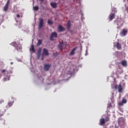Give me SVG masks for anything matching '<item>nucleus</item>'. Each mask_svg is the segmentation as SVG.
<instances>
[{"label":"nucleus","instance_id":"nucleus-30","mask_svg":"<svg viewBox=\"0 0 128 128\" xmlns=\"http://www.w3.org/2000/svg\"><path fill=\"white\" fill-rule=\"evenodd\" d=\"M10 64H14V62H10Z\"/></svg>","mask_w":128,"mask_h":128},{"label":"nucleus","instance_id":"nucleus-6","mask_svg":"<svg viewBox=\"0 0 128 128\" xmlns=\"http://www.w3.org/2000/svg\"><path fill=\"white\" fill-rule=\"evenodd\" d=\"M66 30V29L62 27V26H59L58 27V32H64Z\"/></svg>","mask_w":128,"mask_h":128},{"label":"nucleus","instance_id":"nucleus-24","mask_svg":"<svg viewBox=\"0 0 128 128\" xmlns=\"http://www.w3.org/2000/svg\"><path fill=\"white\" fill-rule=\"evenodd\" d=\"M105 122H110V118L108 116H106L105 120Z\"/></svg>","mask_w":128,"mask_h":128},{"label":"nucleus","instance_id":"nucleus-26","mask_svg":"<svg viewBox=\"0 0 128 128\" xmlns=\"http://www.w3.org/2000/svg\"><path fill=\"white\" fill-rule=\"evenodd\" d=\"M8 106H12V103L11 102H9L8 103Z\"/></svg>","mask_w":128,"mask_h":128},{"label":"nucleus","instance_id":"nucleus-33","mask_svg":"<svg viewBox=\"0 0 128 128\" xmlns=\"http://www.w3.org/2000/svg\"><path fill=\"white\" fill-rule=\"evenodd\" d=\"M10 74H12V72H10Z\"/></svg>","mask_w":128,"mask_h":128},{"label":"nucleus","instance_id":"nucleus-31","mask_svg":"<svg viewBox=\"0 0 128 128\" xmlns=\"http://www.w3.org/2000/svg\"><path fill=\"white\" fill-rule=\"evenodd\" d=\"M42 60H44V57H42Z\"/></svg>","mask_w":128,"mask_h":128},{"label":"nucleus","instance_id":"nucleus-32","mask_svg":"<svg viewBox=\"0 0 128 128\" xmlns=\"http://www.w3.org/2000/svg\"><path fill=\"white\" fill-rule=\"evenodd\" d=\"M127 2H128V0H127Z\"/></svg>","mask_w":128,"mask_h":128},{"label":"nucleus","instance_id":"nucleus-9","mask_svg":"<svg viewBox=\"0 0 128 128\" xmlns=\"http://www.w3.org/2000/svg\"><path fill=\"white\" fill-rule=\"evenodd\" d=\"M44 68L45 70H48L50 68V65L49 64H45L44 65Z\"/></svg>","mask_w":128,"mask_h":128},{"label":"nucleus","instance_id":"nucleus-2","mask_svg":"<svg viewBox=\"0 0 128 128\" xmlns=\"http://www.w3.org/2000/svg\"><path fill=\"white\" fill-rule=\"evenodd\" d=\"M115 90H118L119 92H122V84L118 85H115L114 86Z\"/></svg>","mask_w":128,"mask_h":128},{"label":"nucleus","instance_id":"nucleus-19","mask_svg":"<svg viewBox=\"0 0 128 128\" xmlns=\"http://www.w3.org/2000/svg\"><path fill=\"white\" fill-rule=\"evenodd\" d=\"M30 50H32V52H35V50H34V45H32Z\"/></svg>","mask_w":128,"mask_h":128},{"label":"nucleus","instance_id":"nucleus-21","mask_svg":"<svg viewBox=\"0 0 128 128\" xmlns=\"http://www.w3.org/2000/svg\"><path fill=\"white\" fill-rule=\"evenodd\" d=\"M1 72H2V74H4V72H6V74H10V72H8L6 71V70H2Z\"/></svg>","mask_w":128,"mask_h":128},{"label":"nucleus","instance_id":"nucleus-1","mask_svg":"<svg viewBox=\"0 0 128 128\" xmlns=\"http://www.w3.org/2000/svg\"><path fill=\"white\" fill-rule=\"evenodd\" d=\"M128 29H122L120 32V36H126V34H128Z\"/></svg>","mask_w":128,"mask_h":128},{"label":"nucleus","instance_id":"nucleus-27","mask_svg":"<svg viewBox=\"0 0 128 128\" xmlns=\"http://www.w3.org/2000/svg\"><path fill=\"white\" fill-rule=\"evenodd\" d=\"M10 0H8V2H7V3L6 4V6H8V4H10Z\"/></svg>","mask_w":128,"mask_h":128},{"label":"nucleus","instance_id":"nucleus-29","mask_svg":"<svg viewBox=\"0 0 128 128\" xmlns=\"http://www.w3.org/2000/svg\"><path fill=\"white\" fill-rule=\"evenodd\" d=\"M16 16H17V18H20V14H18L16 15Z\"/></svg>","mask_w":128,"mask_h":128},{"label":"nucleus","instance_id":"nucleus-25","mask_svg":"<svg viewBox=\"0 0 128 128\" xmlns=\"http://www.w3.org/2000/svg\"><path fill=\"white\" fill-rule=\"evenodd\" d=\"M38 54H40L42 52V48H39L38 50Z\"/></svg>","mask_w":128,"mask_h":128},{"label":"nucleus","instance_id":"nucleus-11","mask_svg":"<svg viewBox=\"0 0 128 128\" xmlns=\"http://www.w3.org/2000/svg\"><path fill=\"white\" fill-rule=\"evenodd\" d=\"M62 46H64V42H60L58 45V48L62 50Z\"/></svg>","mask_w":128,"mask_h":128},{"label":"nucleus","instance_id":"nucleus-17","mask_svg":"<svg viewBox=\"0 0 128 128\" xmlns=\"http://www.w3.org/2000/svg\"><path fill=\"white\" fill-rule=\"evenodd\" d=\"M4 12H8V6L6 5L4 8Z\"/></svg>","mask_w":128,"mask_h":128},{"label":"nucleus","instance_id":"nucleus-14","mask_svg":"<svg viewBox=\"0 0 128 128\" xmlns=\"http://www.w3.org/2000/svg\"><path fill=\"white\" fill-rule=\"evenodd\" d=\"M50 6H52V8H56L58 6V4L54 2H51Z\"/></svg>","mask_w":128,"mask_h":128},{"label":"nucleus","instance_id":"nucleus-8","mask_svg":"<svg viewBox=\"0 0 128 128\" xmlns=\"http://www.w3.org/2000/svg\"><path fill=\"white\" fill-rule=\"evenodd\" d=\"M114 18H116V14H114V13H111L109 15V20H110V21L112 20V19Z\"/></svg>","mask_w":128,"mask_h":128},{"label":"nucleus","instance_id":"nucleus-10","mask_svg":"<svg viewBox=\"0 0 128 128\" xmlns=\"http://www.w3.org/2000/svg\"><path fill=\"white\" fill-rule=\"evenodd\" d=\"M121 64L123 66H128V64H127L126 61V60L122 61L121 62Z\"/></svg>","mask_w":128,"mask_h":128},{"label":"nucleus","instance_id":"nucleus-28","mask_svg":"<svg viewBox=\"0 0 128 128\" xmlns=\"http://www.w3.org/2000/svg\"><path fill=\"white\" fill-rule=\"evenodd\" d=\"M56 53H54L53 54V56H56Z\"/></svg>","mask_w":128,"mask_h":128},{"label":"nucleus","instance_id":"nucleus-22","mask_svg":"<svg viewBox=\"0 0 128 128\" xmlns=\"http://www.w3.org/2000/svg\"><path fill=\"white\" fill-rule=\"evenodd\" d=\"M11 46H16V42H13L11 44Z\"/></svg>","mask_w":128,"mask_h":128},{"label":"nucleus","instance_id":"nucleus-12","mask_svg":"<svg viewBox=\"0 0 128 128\" xmlns=\"http://www.w3.org/2000/svg\"><path fill=\"white\" fill-rule=\"evenodd\" d=\"M116 48L118 50H122V44L119 42H117L116 44Z\"/></svg>","mask_w":128,"mask_h":128},{"label":"nucleus","instance_id":"nucleus-5","mask_svg":"<svg viewBox=\"0 0 128 128\" xmlns=\"http://www.w3.org/2000/svg\"><path fill=\"white\" fill-rule=\"evenodd\" d=\"M39 28H42V26H44V19L40 18V19L39 22Z\"/></svg>","mask_w":128,"mask_h":128},{"label":"nucleus","instance_id":"nucleus-20","mask_svg":"<svg viewBox=\"0 0 128 128\" xmlns=\"http://www.w3.org/2000/svg\"><path fill=\"white\" fill-rule=\"evenodd\" d=\"M42 44V40H38V46H40Z\"/></svg>","mask_w":128,"mask_h":128},{"label":"nucleus","instance_id":"nucleus-23","mask_svg":"<svg viewBox=\"0 0 128 128\" xmlns=\"http://www.w3.org/2000/svg\"><path fill=\"white\" fill-rule=\"evenodd\" d=\"M48 24H54V22L52 21H51L50 20H48Z\"/></svg>","mask_w":128,"mask_h":128},{"label":"nucleus","instance_id":"nucleus-16","mask_svg":"<svg viewBox=\"0 0 128 128\" xmlns=\"http://www.w3.org/2000/svg\"><path fill=\"white\" fill-rule=\"evenodd\" d=\"M72 26V24H70V21H68L67 24V28L68 30H70V26Z\"/></svg>","mask_w":128,"mask_h":128},{"label":"nucleus","instance_id":"nucleus-13","mask_svg":"<svg viewBox=\"0 0 128 128\" xmlns=\"http://www.w3.org/2000/svg\"><path fill=\"white\" fill-rule=\"evenodd\" d=\"M43 54L44 56H48V52L46 48L43 50Z\"/></svg>","mask_w":128,"mask_h":128},{"label":"nucleus","instance_id":"nucleus-18","mask_svg":"<svg viewBox=\"0 0 128 128\" xmlns=\"http://www.w3.org/2000/svg\"><path fill=\"white\" fill-rule=\"evenodd\" d=\"M40 9V8H38V6H35L33 7L34 10H38Z\"/></svg>","mask_w":128,"mask_h":128},{"label":"nucleus","instance_id":"nucleus-7","mask_svg":"<svg viewBox=\"0 0 128 128\" xmlns=\"http://www.w3.org/2000/svg\"><path fill=\"white\" fill-rule=\"evenodd\" d=\"M126 102H128L124 98H123L122 102H119L118 104L119 106H124V104H126Z\"/></svg>","mask_w":128,"mask_h":128},{"label":"nucleus","instance_id":"nucleus-3","mask_svg":"<svg viewBox=\"0 0 128 128\" xmlns=\"http://www.w3.org/2000/svg\"><path fill=\"white\" fill-rule=\"evenodd\" d=\"M54 38H58V33L56 32H52L50 36V40H54Z\"/></svg>","mask_w":128,"mask_h":128},{"label":"nucleus","instance_id":"nucleus-4","mask_svg":"<svg viewBox=\"0 0 128 128\" xmlns=\"http://www.w3.org/2000/svg\"><path fill=\"white\" fill-rule=\"evenodd\" d=\"M100 126H104L106 124V120L104 118H102L100 120Z\"/></svg>","mask_w":128,"mask_h":128},{"label":"nucleus","instance_id":"nucleus-15","mask_svg":"<svg viewBox=\"0 0 128 128\" xmlns=\"http://www.w3.org/2000/svg\"><path fill=\"white\" fill-rule=\"evenodd\" d=\"M76 50V48H75L72 49V52H70V56H74V54H75Z\"/></svg>","mask_w":128,"mask_h":128}]
</instances>
